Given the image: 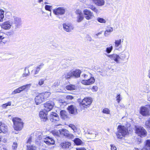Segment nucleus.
<instances>
[{
	"label": "nucleus",
	"mask_w": 150,
	"mask_h": 150,
	"mask_svg": "<svg viewBox=\"0 0 150 150\" xmlns=\"http://www.w3.org/2000/svg\"><path fill=\"white\" fill-rule=\"evenodd\" d=\"M117 131L116 133V135L117 138L121 139L123 137L128 134L127 128L125 126L119 125L117 127Z\"/></svg>",
	"instance_id": "obj_1"
},
{
	"label": "nucleus",
	"mask_w": 150,
	"mask_h": 150,
	"mask_svg": "<svg viewBox=\"0 0 150 150\" xmlns=\"http://www.w3.org/2000/svg\"><path fill=\"white\" fill-rule=\"evenodd\" d=\"M13 122V128L17 131H20L23 128V123L21 119L18 117H14L12 119Z\"/></svg>",
	"instance_id": "obj_2"
},
{
	"label": "nucleus",
	"mask_w": 150,
	"mask_h": 150,
	"mask_svg": "<svg viewBox=\"0 0 150 150\" xmlns=\"http://www.w3.org/2000/svg\"><path fill=\"white\" fill-rule=\"evenodd\" d=\"M135 133L138 136L141 137H145L147 134L145 129L142 127L135 126Z\"/></svg>",
	"instance_id": "obj_3"
},
{
	"label": "nucleus",
	"mask_w": 150,
	"mask_h": 150,
	"mask_svg": "<svg viewBox=\"0 0 150 150\" xmlns=\"http://www.w3.org/2000/svg\"><path fill=\"white\" fill-rule=\"evenodd\" d=\"M66 8L63 6L59 7L53 10V13L56 16H59L65 14Z\"/></svg>",
	"instance_id": "obj_4"
},
{
	"label": "nucleus",
	"mask_w": 150,
	"mask_h": 150,
	"mask_svg": "<svg viewBox=\"0 0 150 150\" xmlns=\"http://www.w3.org/2000/svg\"><path fill=\"white\" fill-rule=\"evenodd\" d=\"M31 85V84L30 83L21 86L14 90L12 92L11 94L13 95H15L17 93H19L21 91L25 90H28L30 88Z\"/></svg>",
	"instance_id": "obj_5"
},
{
	"label": "nucleus",
	"mask_w": 150,
	"mask_h": 150,
	"mask_svg": "<svg viewBox=\"0 0 150 150\" xmlns=\"http://www.w3.org/2000/svg\"><path fill=\"white\" fill-rule=\"evenodd\" d=\"M83 13L84 17L87 20L92 19L94 17L93 13L88 9H84L83 11Z\"/></svg>",
	"instance_id": "obj_6"
},
{
	"label": "nucleus",
	"mask_w": 150,
	"mask_h": 150,
	"mask_svg": "<svg viewBox=\"0 0 150 150\" xmlns=\"http://www.w3.org/2000/svg\"><path fill=\"white\" fill-rule=\"evenodd\" d=\"M140 112L142 115L144 116H148L150 115V111L147 105L145 106L141 107Z\"/></svg>",
	"instance_id": "obj_7"
},
{
	"label": "nucleus",
	"mask_w": 150,
	"mask_h": 150,
	"mask_svg": "<svg viewBox=\"0 0 150 150\" xmlns=\"http://www.w3.org/2000/svg\"><path fill=\"white\" fill-rule=\"evenodd\" d=\"M124 41L123 38L115 40L114 47L115 49L117 50H120L122 49V46L121 43Z\"/></svg>",
	"instance_id": "obj_8"
},
{
	"label": "nucleus",
	"mask_w": 150,
	"mask_h": 150,
	"mask_svg": "<svg viewBox=\"0 0 150 150\" xmlns=\"http://www.w3.org/2000/svg\"><path fill=\"white\" fill-rule=\"evenodd\" d=\"M92 103V99L91 98H85L80 103V105L81 106L86 107L90 105Z\"/></svg>",
	"instance_id": "obj_9"
},
{
	"label": "nucleus",
	"mask_w": 150,
	"mask_h": 150,
	"mask_svg": "<svg viewBox=\"0 0 150 150\" xmlns=\"http://www.w3.org/2000/svg\"><path fill=\"white\" fill-rule=\"evenodd\" d=\"M63 25L64 30L67 32H71L74 29V25L70 23H65Z\"/></svg>",
	"instance_id": "obj_10"
},
{
	"label": "nucleus",
	"mask_w": 150,
	"mask_h": 150,
	"mask_svg": "<svg viewBox=\"0 0 150 150\" xmlns=\"http://www.w3.org/2000/svg\"><path fill=\"white\" fill-rule=\"evenodd\" d=\"M13 19L11 20L12 21V24L15 25V28H19L21 24V19L16 16L13 17Z\"/></svg>",
	"instance_id": "obj_11"
},
{
	"label": "nucleus",
	"mask_w": 150,
	"mask_h": 150,
	"mask_svg": "<svg viewBox=\"0 0 150 150\" xmlns=\"http://www.w3.org/2000/svg\"><path fill=\"white\" fill-rule=\"evenodd\" d=\"M12 23L13 22L11 20L7 21L2 23L1 25V27L2 28L5 30H8L12 26Z\"/></svg>",
	"instance_id": "obj_12"
},
{
	"label": "nucleus",
	"mask_w": 150,
	"mask_h": 150,
	"mask_svg": "<svg viewBox=\"0 0 150 150\" xmlns=\"http://www.w3.org/2000/svg\"><path fill=\"white\" fill-rule=\"evenodd\" d=\"M54 105V103L52 101L47 102L44 104V110L47 112H49L52 109Z\"/></svg>",
	"instance_id": "obj_13"
},
{
	"label": "nucleus",
	"mask_w": 150,
	"mask_h": 150,
	"mask_svg": "<svg viewBox=\"0 0 150 150\" xmlns=\"http://www.w3.org/2000/svg\"><path fill=\"white\" fill-rule=\"evenodd\" d=\"M108 57L110 58L111 60H114L117 64H120L119 55L117 54L114 53L113 54L107 55Z\"/></svg>",
	"instance_id": "obj_14"
},
{
	"label": "nucleus",
	"mask_w": 150,
	"mask_h": 150,
	"mask_svg": "<svg viewBox=\"0 0 150 150\" xmlns=\"http://www.w3.org/2000/svg\"><path fill=\"white\" fill-rule=\"evenodd\" d=\"M85 134L91 139H93L96 135V132L93 130L88 129L85 133Z\"/></svg>",
	"instance_id": "obj_15"
},
{
	"label": "nucleus",
	"mask_w": 150,
	"mask_h": 150,
	"mask_svg": "<svg viewBox=\"0 0 150 150\" xmlns=\"http://www.w3.org/2000/svg\"><path fill=\"white\" fill-rule=\"evenodd\" d=\"M95 81V79L93 77H91L88 80H83L81 81L82 84L86 85H89L93 83Z\"/></svg>",
	"instance_id": "obj_16"
},
{
	"label": "nucleus",
	"mask_w": 150,
	"mask_h": 150,
	"mask_svg": "<svg viewBox=\"0 0 150 150\" xmlns=\"http://www.w3.org/2000/svg\"><path fill=\"white\" fill-rule=\"evenodd\" d=\"M50 120L52 122L58 121L59 120L58 115L55 112H52L50 115Z\"/></svg>",
	"instance_id": "obj_17"
},
{
	"label": "nucleus",
	"mask_w": 150,
	"mask_h": 150,
	"mask_svg": "<svg viewBox=\"0 0 150 150\" xmlns=\"http://www.w3.org/2000/svg\"><path fill=\"white\" fill-rule=\"evenodd\" d=\"M71 144L69 142H64L61 143L60 146L64 150H68L71 147Z\"/></svg>",
	"instance_id": "obj_18"
},
{
	"label": "nucleus",
	"mask_w": 150,
	"mask_h": 150,
	"mask_svg": "<svg viewBox=\"0 0 150 150\" xmlns=\"http://www.w3.org/2000/svg\"><path fill=\"white\" fill-rule=\"evenodd\" d=\"M43 140L45 143L48 145L53 144L54 143V140L49 137L45 138V136H43Z\"/></svg>",
	"instance_id": "obj_19"
},
{
	"label": "nucleus",
	"mask_w": 150,
	"mask_h": 150,
	"mask_svg": "<svg viewBox=\"0 0 150 150\" xmlns=\"http://www.w3.org/2000/svg\"><path fill=\"white\" fill-rule=\"evenodd\" d=\"M31 139V138H30L27 142V150H35L36 149V147L35 146L31 144L32 142Z\"/></svg>",
	"instance_id": "obj_20"
},
{
	"label": "nucleus",
	"mask_w": 150,
	"mask_h": 150,
	"mask_svg": "<svg viewBox=\"0 0 150 150\" xmlns=\"http://www.w3.org/2000/svg\"><path fill=\"white\" fill-rule=\"evenodd\" d=\"M7 127L4 124L0 122V133L3 132L6 133L7 132Z\"/></svg>",
	"instance_id": "obj_21"
},
{
	"label": "nucleus",
	"mask_w": 150,
	"mask_h": 150,
	"mask_svg": "<svg viewBox=\"0 0 150 150\" xmlns=\"http://www.w3.org/2000/svg\"><path fill=\"white\" fill-rule=\"evenodd\" d=\"M67 109L69 112L72 114H76L77 112L76 107L73 105H71L69 106Z\"/></svg>",
	"instance_id": "obj_22"
},
{
	"label": "nucleus",
	"mask_w": 150,
	"mask_h": 150,
	"mask_svg": "<svg viewBox=\"0 0 150 150\" xmlns=\"http://www.w3.org/2000/svg\"><path fill=\"white\" fill-rule=\"evenodd\" d=\"M7 38L6 35L3 33H0V44L2 42L5 43L7 41Z\"/></svg>",
	"instance_id": "obj_23"
},
{
	"label": "nucleus",
	"mask_w": 150,
	"mask_h": 150,
	"mask_svg": "<svg viewBox=\"0 0 150 150\" xmlns=\"http://www.w3.org/2000/svg\"><path fill=\"white\" fill-rule=\"evenodd\" d=\"M97 6H102L105 5V0H91Z\"/></svg>",
	"instance_id": "obj_24"
},
{
	"label": "nucleus",
	"mask_w": 150,
	"mask_h": 150,
	"mask_svg": "<svg viewBox=\"0 0 150 150\" xmlns=\"http://www.w3.org/2000/svg\"><path fill=\"white\" fill-rule=\"evenodd\" d=\"M44 65V64L42 63H40V65L37 66L35 68V69L32 71H33L34 72V74L36 75L37 74L39 73L41 69L42 68Z\"/></svg>",
	"instance_id": "obj_25"
},
{
	"label": "nucleus",
	"mask_w": 150,
	"mask_h": 150,
	"mask_svg": "<svg viewBox=\"0 0 150 150\" xmlns=\"http://www.w3.org/2000/svg\"><path fill=\"white\" fill-rule=\"evenodd\" d=\"M72 71V76H74L76 78H78L80 76L81 73V70L79 69H76L75 70H73Z\"/></svg>",
	"instance_id": "obj_26"
},
{
	"label": "nucleus",
	"mask_w": 150,
	"mask_h": 150,
	"mask_svg": "<svg viewBox=\"0 0 150 150\" xmlns=\"http://www.w3.org/2000/svg\"><path fill=\"white\" fill-rule=\"evenodd\" d=\"M35 100L37 105L40 104L44 101L40 94L35 97Z\"/></svg>",
	"instance_id": "obj_27"
},
{
	"label": "nucleus",
	"mask_w": 150,
	"mask_h": 150,
	"mask_svg": "<svg viewBox=\"0 0 150 150\" xmlns=\"http://www.w3.org/2000/svg\"><path fill=\"white\" fill-rule=\"evenodd\" d=\"M72 71L66 72L63 75V78H64L66 79H69L72 77Z\"/></svg>",
	"instance_id": "obj_28"
},
{
	"label": "nucleus",
	"mask_w": 150,
	"mask_h": 150,
	"mask_svg": "<svg viewBox=\"0 0 150 150\" xmlns=\"http://www.w3.org/2000/svg\"><path fill=\"white\" fill-rule=\"evenodd\" d=\"M39 116L42 121L45 122L47 119V114L43 111H40L39 112Z\"/></svg>",
	"instance_id": "obj_29"
},
{
	"label": "nucleus",
	"mask_w": 150,
	"mask_h": 150,
	"mask_svg": "<svg viewBox=\"0 0 150 150\" xmlns=\"http://www.w3.org/2000/svg\"><path fill=\"white\" fill-rule=\"evenodd\" d=\"M141 150H150V139L146 141L145 145Z\"/></svg>",
	"instance_id": "obj_30"
},
{
	"label": "nucleus",
	"mask_w": 150,
	"mask_h": 150,
	"mask_svg": "<svg viewBox=\"0 0 150 150\" xmlns=\"http://www.w3.org/2000/svg\"><path fill=\"white\" fill-rule=\"evenodd\" d=\"M42 98L44 101L46 100L47 98L49 97L50 95V93L49 92H43L40 94Z\"/></svg>",
	"instance_id": "obj_31"
},
{
	"label": "nucleus",
	"mask_w": 150,
	"mask_h": 150,
	"mask_svg": "<svg viewBox=\"0 0 150 150\" xmlns=\"http://www.w3.org/2000/svg\"><path fill=\"white\" fill-rule=\"evenodd\" d=\"M113 31V28L111 27H108L105 32L104 34L105 37H108Z\"/></svg>",
	"instance_id": "obj_32"
},
{
	"label": "nucleus",
	"mask_w": 150,
	"mask_h": 150,
	"mask_svg": "<svg viewBox=\"0 0 150 150\" xmlns=\"http://www.w3.org/2000/svg\"><path fill=\"white\" fill-rule=\"evenodd\" d=\"M119 55L120 62V61H124L125 60V59L127 58L126 55L124 53H120L119 54Z\"/></svg>",
	"instance_id": "obj_33"
},
{
	"label": "nucleus",
	"mask_w": 150,
	"mask_h": 150,
	"mask_svg": "<svg viewBox=\"0 0 150 150\" xmlns=\"http://www.w3.org/2000/svg\"><path fill=\"white\" fill-rule=\"evenodd\" d=\"M60 114L61 117L65 119L67 117V113L64 110H62L60 112Z\"/></svg>",
	"instance_id": "obj_34"
},
{
	"label": "nucleus",
	"mask_w": 150,
	"mask_h": 150,
	"mask_svg": "<svg viewBox=\"0 0 150 150\" xmlns=\"http://www.w3.org/2000/svg\"><path fill=\"white\" fill-rule=\"evenodd\" d=\"M74 143L77 145H82L83 144L82 141L79 138H75L74 140Z\"/></svg>",
	"instance_id": "obj_35"
},
{
	"label": "nucleus",
	"mask_w": 150,
	"mask_h": 150,
	"mask_svg": "<svg viewBox=\"0 0 150 150\" xmlns=\"http://www.w3.org/2000/svg\"><path fill=\"white\" fill-rule=\"evenodd\" d=\"M66 89L69 91H72L75 90L76 87L74 85H70L66 86Z\"/></svg>",
	"instance_id": "obj_36"
},
{
	"label": "nucleus",
	"mask_w": 150,
	"mask_h": 150,
	"mask_svg": "<svg viewBox=\"0 0 150 150\" xmlns=\"http://www.w3.org/2000/svg\"><path fill=\"white\" fill-rule=\"evenodd\" d=\"M76 21L78 23L81 22L84 19V17L83 14L79 15H77L76 16Z\"/></svg>",
	"instance_id": "obj_37"
},
{
	"label": "nucleus",
	"mask_w": 150,
	"mask_h": 150,
	"mask_svg": "<svg viewBox=\"0 0 150 150\" xmlns=\"http://www.w3.org/2000/svg\"><path fill=\"white\" fill-rule=\"evenodd\" d=\"M145 125L146 128L150 130V117L146 121Z\"/></svg>",
	"instance_id": "obj_38"
},
{
	"label": "nucleus",
	"mask_w": 150,
	"mask_h": 150,
	"mask_svg": "<svg viewBox=\"0 0 150 150\" xmlns=\"http://www.w3.org/2000/svg\"><path fill=\"white\" fill-rule=\"evenodd\" d=\"M52 133L55 136H59L60 135H61V130H53L52 131Z\"/></svg>",
	"instance_id": "obj_39"
},
{
	"label": "nucleus",
	"mask_w": 150,
	"mask_h": 150,
	"mask_svg": "<svg viewBox=\"0 0 150 150\" xmlns=\"http://www.w3.org/2000/svg\"><path fill=\"white\" fill-rule=\"evenodd\" d=\"M36 136L39 140L42 139L43 140V137L42 133L40 132H37L36 133Z\"/></svg>",
	"instance_id": "obj_40"
},
{
	"label": "nucleus",
	"mask_w": 150,
	"mask_h": 150,
	"mask_svg": "<svg viewBox=\"0 0 150 150\" xmlns=\"http://www.w3.org/2000/svg\"><path fill=\"white\" fill-rule=\"evenodd\" d=\"M69 132V131L65 129L61 130V135H62L65 137H66L67 135L68 134Z\"/></svg>",
	"instance_id": "obj_41"
},
{
	"label": "nucleus",
	"mask_w": 150,
	"mask_h": 150,
	"mask_svg": "<svg viewBox=\"0 0 150 150\" xmlns=\"http://www.w3.org/2000/svg\"><path fill=\"white\" fill-rule=\"evenodd\" d=\"M4 11L2 10H0V21L3 22L4 17Z\"/></svg>",
	"instance_id": "obj_42"
},
{
	"label": "nucleus",
	"mask_w": 150,
	"mask_h": 150,
	"mask_svg": "<svg viewBox=\"0 0 150 150\" xmlns=\"http://www.w3.org/2000/svg\"><path fill=\"white\" fill-rule=\"evenodd\" d=\"M110 47L106 48L105 50L106 52L108 53H110L113 49V47L111 45H110Z\"/></svg>",
	"instance_id": "obj_43"
},
{
	"label": "nucleus",
	"mask_w": 150,
	"mask_h": 150,
	"mask_svg": "<svg viewBox=\"0 0 150 150\" xmlns=\"http://www.w3.org/2000/svg\"><path fill=\"white\" fill-rule=\"evenodd\" d=\"M102 112L104 114H109L110 113V111L108 108H105L103 110Z\"/></svg>",
	"instance_id": "obj_44"
},
{
	"label": "nucleus",
	"mask_w": 150,
	"mask_h": 150,
	"mask_svg": "<svg viewBox=\"0 0 150 150\" xmlns=\"http://www.w3.org/2000/svg\"><path fill=\"white\" fill-rule=\"evenodd\" d=\"M29 73L30 72L28 69H25V72L23 75V77H26L29 75Z\"/></svg>",
	"instance_id": "obj_45"
},
{
	"label": "nucleus",
	"mask_w": 150,
	"mask_h": 150,
	"mask_svg": "<svg viewBox=\"0 0 150 150\" xmlns=\"http://www.w3.org/2000/svg\"><path fill=\"white\" fill-rule=\"evenodd\" d=\"M69 127L71 128L74 131V132H76V131L77 130L76 127L73 124H70L69 125Z\"/></svg>",
	"instance_id": "obj_46"
},
{
	"label": "nucleus",
	"mask_w": 150,
	"mask_h": 150,
	"mask_svg": "<svg viewBox=\"0 0 150 150\" xmlns=\"http://www.w3.org/2000/svg\"><path fill=\"white\" fill-rule=\"evenodd\" d=\"M97 21L101 23H105L106 22V20L102 18H97Z\"/></svg>",
	"instance_id": "obj_47"
},
{
	"label": "nucleus",
	"mask_w": 150,
	"mask_h": 150,
	"mask_svg": "<svg viewBox=\"0 0 150 150\" xmlns=\"http://www.w3.org/2000/svg\"><path fill=\"white\" fill-rule=\"evenodd\" d=\"M11 105V103L10 101L8 102L7 103L3 104L1 105V107L5 109L8 106H10Z\"/></svg>",
	"instance_id": "obj_48"
},
{
	"label": "nucleus",
	"mask_w": 150,
	"mask_h": 150,
	"mask_svg": "<svg viewBox=\"0 0 150 150\" xmlns=\"http://www.w3.org/2000/svg\"><path fill=\"white\" fill-rule=\"evenodd\" d=\"M88 8L91 9L93 11L95 12H96L97 11V8L94 6L93 5H91L89 6Z\"/></svg>",
	"instance_id": "obj_49"
},
{
	"label": "nucleus",
	"mask_w": 150,
	"mask_h": 150,
	"mask_svg": "<svg viewBox=\"0 0 150 150\" xmlns=\"http://www.w3.org/2000/svg\"><path fill=\"white\" fill-rule=\"evenodd\" d=\"M116 100L117 103H119L120 101L122 100V98L121 97V96L120 94H119L117 95L116 97Z\"/></svg>",
	"instance_id": "obj_50"
},
{
	"label": "nucleus",
	"mask_w": 150,
	"mask_h": 150,
	"mask_svg": "<svg viewBox=\"0 0 150 150\" xmlns=\"http://www.w3.org/2000/svg\"><path fill=\"white\" fill-rule=\"evenodd\" d=\"M45 79H40L38 81V85L39 86H41L44 84Z\"/></svg>",
	"instance_id": "obj_51"
},
{
	"label": "nucleus",
	"mask_w": 150,
	"mask_h": 150,
	"mask_svg": "<svg viewBox=\"0 0 150 150\" xmlns=\"http://www.w3.org/2000/svg\"><path fill=\"white\" fill-rule=\"evenodd\" d=\"M52 7V6L48 5H46L45 6V9L47 11H49L50 12L51 11V8Z\"/></svg>",
	"instance_id": "obj_52"
},
{
	"label": "nucleus",
	"mask_w": 150,
	"mask_h": 150,
	"mask_svg": "<svg viewBox=\"0 0 150 150\" xmlns=\"http://www.w3.org/2000/svg\"><path fill=\"white\" fill-rule=\"evenodd\" d=\"M66 137L69 139H72L74 138V136L72 134L69 133V132L68 133V134L67 135Z\"/></svg>",
	"instance_id": "obj_53"
},
{
	"label": "nucleus",
	"mask_w": 150,
	"mask_h": 150,
	"mask_svg": "<svg viewBox=\"0 0 150 150\" xmlns=\"http://www.w3.org/2000/svg\"><path fill=\"white\" fill-rule=\"evenodd\" d=\"M102 32H103L102 31H101L99 32L97 34H96L95 35L96 37V38H102L100 36V35L102 34Z\"/></svg>",
	"instance_id": "obj_54"
},
{
	"label": "nucleus",
	"mask_w": 150,
	"mask_h": 150,
	"mask_svg": "<svg viewBox=\"0 0 150 150\" xmlns=\"http://www.w3.org/2000/svg\"><path fill=\"white\" fill-rule=\"evenodd\" d=\"M17 146V144L16 142H14L12 146V148L13 150H15L16 149Z\"/></svg>",
	"instance_id": "obj_55"
},
{
	"label": "nucleus",
	"mask_w": 150,
	"mask_h": 150,
	"mask_svg": "<svg viewBox=\"0 0 150 150\" xmlns=\"http://www.w3.org/2000/svg\"><path fill=\"white\" fill-rule=\"evenodd\" d=\"M92 90L93 92H96L98 90V87L96 86H94L92 87Z\"/></svg>",
	"instance_id": "obj_56"
},
{
	"label": "nucleus",
	"mask_w": 150,
	"mask_h": 150,
	"mask_svg": "<svg viewBox=\"0 0 150 150\" xmlns=\"http://www.w3.org/2000/svg\"><path fill=\"white\" fill-rule=\"evenodd\" d=\"M76 14L77 16L82 15V12L81 11V10H76Z\"/></svg>",
	"instance_id": "obj_57"
},
{
	"label": "nucleus",
	"mask_w": 150,
	"mask_h": 150,
	"mask_svg": "<svg viewBox=\"0 0 150 150\" xmlns=\"http://www.w3.org/2000/svg\"><path fill=\"white\" fill-rule=\"evenodd\" d=\"M111 149V150H116L117 148L115 145L113 144L110 145Z\"/></svg>",
	"instance_id": "obj_58"
},
{
	"label": "nucleus",
	"mask_w": 150,
	"mask_h": 150,
	"mask_svg": "<svg viewBox=\"0 0 150 150\" xmlns=\"http://www.w3.org/2000/svg\"><path fill=\"white\" fill-rule=\"evenodd\" d=\"M59 83L57 82H55L54 83L53 85V86H54V87H56L57 86L59 85Z\"/></svg>",
	"instance_id": "obj_59"
},
{
	"label": "nucleus",
	"mask_w": 150,
	"mask_h": 150,
	"mask_svg": "<svg viewBox=\"0 0 150 150\" xmlns=\"http://www.w3.org/2000/svg\"><path fill=\"white\" fill-rule=\"evenodd\" d=\"M67 98L71 100L73 98V97L71 96H67Z\"/></svg>",
	"instance_id": "obj_60"
},
{
	"label": "nucleus",
	"mask_w": 150,
	"mask_h": 150,
	"mask_svg": "<svg viewBox=\"0 0 150 150\" xmlns=\"http://www.w3.org/2000/svg\"><path fill=\"white\" fill-rule=\"evenodd\" d=\"M82 76H83L85 78H87L88 77V75L85 74H83L82 75Z\"/></svg>",
	"instance_id": "obj_61"
},
{
	"label": "nucleus",
	"mask_w": 150,
	"mask_h": 150,
	"mask_svg": "<svg viewBox=\"0 0 150 150\" xmlns=\"http://www.w3.org/2000/svg\"><path fill=\"white\" fill-rule=\"evenodd\" d=\"M77 150H86V149L84 148H81L77 149Z\"/></svg>",
	"instance_id": "obj_62"
},
{
	"label": "nucleus",
	"mask_w": 150,
	"mask_h": 150,
	"mask_svg": "<svg viewBox=\"0 0 150 150\" xmlns=\"http://www.w3.org/2000/svg\"><path fill=\"white\" fill-rule=\"evenodd\" d=\"M148 76L150 79V69L148 71Z\"/></svg>",
	"instance_id": "obj_63"
},
{
	"label": "nucleus",
	"mask_w": 150,
	"mask_h": 150,
	"mask_svg": "<svg viewBox=\"0 0 150 150\" xmlns=\"http://www.w3.org/2000/svg\"><path fill=\"white\" fill-rule=\"evenodd\" d=\"M43 0H38V2L39 3H40L43 1Z\"/></svg>",
	"instance_id": "obj_64"
}]
</instances>
